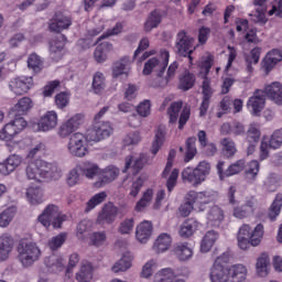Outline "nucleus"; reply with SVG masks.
I'll use <instances>...</instances> for the list:
<instances>
[{
    "label": "nucleus",
    "instance_id": "obj_1",
    "mask_svg": "<svg viewBox=\"0 0 282 282\" xmlns=\"http://www.w3.org/2000/svg\"><path fill=\"white\" fill-rule=\"evenodd\" d=\"M210 163L200 161L195 169L191 166L185 167L182 171V180L185 183L187 182V184H192V186H200V184L206 182V177L210 175Z\"/></svg>",
    "mask_w": 282,
    "mask_h": 282
},
{
    "label": "nucleus",
    "instance_id": "obj_2",
    "mask_svg": "<svg viewBox=\"0 0 282 282\" xmlns=\"http://www.w3.org/2000/svg\"><path fill=\"white\" fill-rule=\"evenodd\" d=\"M174 47L177 56L188 58L189 65H193V54L195 53V50L199 47V44H196L195 42V37L188 35L184 30H181L176 34Z\"/></svg>",
    "mask_w": 282,
    "mask_h": 282
},
{
    "label": "nucleus",
    "instance_id": "obj_3",
    "mask_svg": "<svg viewBox=\"0 0 282 282\" xmlns=\"http://www.w3.org/2000/svg\"><path fill=\"white\" fill-rule=\"evenodd\" d=\"M230 252H224L217 257L209 271L210 282H228L230 281Z\"/></svg>",
    "mask_w": 282,
    "mask_h": 282
},
{
    "label": "nucleus",
    "instance_id": "obj_4",
    "mask_svg": "<svg viewBox=\"0 0 282 282\" xmlns=\"http://www.w3.org/2000/svg\"><path fill=\"white\" fill-rule=\"evenodd\" d=\"M18 259L24 268H28L39 261L41 257V249L36 246L35 242H32L29 239H21L18 243Z\"/></svg>",
    "mask_w": 282,
    "mask_h": 282
},
{
    "label": "nucleus",
    "instance_id": "obj_5",
    "mask_svg": "<svg viewBox=\"0 0 282 282\" xmlns=\"http://www.w3.org/2000/svg\"><path fill=\"white\" fill-rule=\"evenodd\" d=\"M37 221L44 226V228H63V223L67 221V215L61 214V208L55 204L47 205L42 214L37 217Z\"/></svg>",
    "mask_w": 282,
    "mask_h": 282
},
{
    "label": "nucleus",
    "instance_id": "obj_6",
    "mask_svg": "<svg viewBox=\"0 0 282 282\" xmlns=\"http://www.w3.org/2000/svg\"><path fill=\"white\" fill-rule=\"evenodd\" d=\"M87 132L83 134L80 132H75L69 137L67 149L70 155L74 158H85L89 153L87 149Z\"/></svg>",
    "mask_w": 282,
    "mask_h": 282
},
{
    "label": "nucleus",
    "instance_id": "obj_7",
    "mask_svg": "<svg viewBox=\"0 0 282 282\" xmlns=\"http://www.w3.org/2000/svg\"><path fill=\"white\" fill-rule=\"evenodd\" d=\"M113 134V126L109 121H97L93 128L87 130L88 142H100Z\"/></svg>",
    "mask_w": 282,
    "mask_h": 282
},
{
    "label": "nucleus",
    "instance_id": "obj_8",
    "mask_svg": "<svg viewBox=\"0 0 282 282\" xmlns=\"http://www.w3.org/2000/svg\"><path fill=\"white\" fill-rule=\"evenodd\" d=\"M84 121L85 117L83 115H74L58 127L57 135L63 140H65V138H72V135H74V132L80 129V126Z\"/></svg>",
    "mask_w": 282,
    "mask_h": 282
},
{
    "label": "nucleus",
    "instance_id": "obj_9",
    "mask_svg": "<svg viewBox=\"0 0 282 282\" xmlns=\"http://www.w3.org/2000/svg\"><path fill=\"white\" fill-rule=\"evenodd\" d=\"M214 61L213 56L209 55L200 64V75L203 77L202 94L204 100H210V98H213V88L210 87L208 74H210Z\"/></svg>",
    "mask_w": 282,
    "mask_h": 282
},
{
    "label": "nucleus",
    "instance_id": "obj_10",
    "mask_svg": "<svg viewBox=\"0 0 282 282\" xmlns=\"http://www.w3.org/2000/svg\"><path fill=\"white\" fill-rule=\"evenodd\" d=\"M33 87L34 79L28 76L15 77L9 82V89L15 96H23V94H28Z\"/></svg>",
    "mask_w": 282,
    "mask_h": 282
},
{
    "label": "nucleus",
    "instance_id": "obj_11",
    "mask_svg": "<svg viewBox=\"0 0 282 282\" xmlns=\"http://www.w3.org/2000/svg\"><path fill=\"white\" fill-rule=\"evenodd\" d=\"M282 129L275 130L269 141L263 140L260 145V160H268L270 152L268 149H281Z\"/></svg>",
    "mask_w": 282,
    "mask_h": 282
},
{
    "label": "nucleus",
    "instance_id": "obj_12",
    "mask_svg": "<svg viewBox=\"0 0 282 282\" xmlns=\"http://www.w3.org/2000/svg\"><path fill=\"white\" fill-rule=\"evenodd\" d=\"M247 107L252 116H261V111L265 109V91L256 89L253 96L249 98Z\"/></svg>",
    "mask_w": 282,
    "mask_h": 282
},
{
    "label": "nucleus",
    "instance_id": "obj_13",
    "mask_svg": "<svg viewBox=\"0 0 282 282\" xmlns=\"http://www.w3.org/2000/svg\"><path fill=\"white\" fill-rule=\"evenodd\" d=\"M169 58H170L169 52L163 53V62L162 63L156 57L150 58L144 64V67H143L144 76L151 75V72H153V69H155V67H158V69H159L158 77L162 78V76H164V72H166V67L169 65Z\"/></svg>",
    "mask_w": 282,
    "mask_h": 282
},
{
    "label": "nucleus",
    "instance_id": "obj_14",
    "mask_svg": "<svg viewBox=\"0 0 282 282\" xmlns=\"http://www.w3.org/2000/svg\"><path fill=\"white\" fill-rule=\"evenodd\" d=\"M72 28V18L63 14V12H56L48 24V30L61 34L63 30H69Z\"/></svg>",
    "mask_w": 282,
    "mask_h": 282
},
{
    "label": "nucleus",
    "instance_id": "obj_15",
    "mask_svg": "<svg viewBox=\"0 0 282 282\" xmlns=\"http://www.w3.org/2000/svg\"><path fill=\"white\" fill-rule=\"evenodd\" d=\"M65 43H67V36L64 34L57 35L50 41V56L53 61L58 62L61 58H63Z\"/></svg>",
    "mask_w": 282,
    "mask_h": 282
},
{
    "label": "nucleus",
    "instance_id": "obj_16",
    "mask_svg": "<svg viewBox=\"0 0 282 282\" xmlns=\"http://www.w3.org/2000/svg\"><path fill=\"white\" fill-rule=\"evenodd\" d=\"M164 17H166V11L164 10L154 9L151 11L143 25L144 32H152V30L160 28Z\"/></svg>",
    "mask_w": 282,
    "mask_h": 282
},
{
    "label": "nucleus",
    "instance_id": "obj_17",
    "mask_svg": "<svg viewBox=\"0 0 282 282\" xmlns=\"http://www.w3.org/2000/svg\"><path fill=\"white\" fill-rule=\"evenodd\" d=\"M57 124L58 115L56 111L51 110L40 118L37 122V131H52V129H56Z\"/></svg>",
    "mask_w": 282,
    "mask_h": 282
},
{
    "label": "nucleus",
    "instance_id": "obj_18",
    "mask_svg": "<svg viewBox=\"0 0 282 282\" xmlns=\"http://www.w3.org/2000/svg\"><path fill=\"white\" fill-rule=\"evenodd\" d=\"M41 180H61L63 177V170L56 163L44 162L40 171Z\"/></svg>",
    "mask_w": 282,
    "mask_h": 282
},
{
    "label": "nucleus",
    "instance_id": "obj_19",
    "mask_svg": "<svg viewBox=\"0 0 282 282\" xmlns=\"http://www.w3.org/2000/svg\"><path fill=\"white\" fill-rule=\"evenodd\" d=\"M118 217V207L113 203L106 204L99 212L97 223L99 224H113Z\"/></svg>",
    "mask_w": 282,
    "mask_h": 282
},
{
    "label": "nucleus",
    "instance_id": "obj_20",
    "mask_svg": "<svg viewBox=\"0 0 282 282\" xmlns=\"http://www.w3.org/2000/svg\"><path fill=\"white\" fill-rule=\"evenodd\" d=\"M144 164H147V156L144 154H140L139 156H128L126 158V165L123 173H127L129 169L132 171V175H138L142 169H144Z\"/></svg>",
    "mask_w": 282,
    "mask_h": 282
},
{
    "label": "nucleus",
    "instance_id": "obj_21",
    "mask_svg": "<svg viewBox=\"0 0 282 282\" xmlns=\"http://www.w3.org/2000/svg\"><path fill=\"white\" fill-rule=\"evenodd\" d=\"M264 91V98H269L275 105H282V85L279 82L272 83L262 90Z\"/></svg>",
    "mask_w": 282,
    "mask_h": 282
},
{
    "label": "nucleus",
    "instance_id": "obj_22",
    "mask_svg": "<svg viewBox=\"0 0 282 282\" xmlns=\"http://www.w3.org/2000/svg\"><path fill=\"white\" fill-rule=\"evenodd\" d=\"M45 164V161L41 159L30 160L26 169L25 174L29 180H35V182H41V166Z\"/></svg>",
    "mask_w": 282,
    "mask_h": 282
},
{
    "label": "nucleus",
    "instance_id": "obj_23",
    "mask_svg": "<svg viewBox=\"0 0 282 282\" xmlns=\"http://www.w3.org/2000/svg\"><path fill=\"white\" fill-rule=\"evenodd\" d=\"M151 235H153V223L144 220L137 226L135 237L140 243H147Z\"/></svg>",
    "mask_w": 282,
    "mask_h": 282
},
{
    "label": "nucleus",
    "instance_id": "obj_24",
    "mask_svg": "<svg viewBox=\"0 0 282 282\" xmlns=\"http://www.w3.org/2000/svg\"><path fill=\"white\" fill-rule=\"evenodd\" d=\"M164 140H166V126L160 124L155 131L154 140L150 149L152 155H158L164 144Z\"/></svg>",
    "mask_w": 282,
    "mask_h": 282
},
{
    "label": "nucleus",
    "instance_id": "obj_25",
    "mask_svg": "<svg viewBox=\"0 0 282 282\" xmlns=\"http://www.w3.org/2000/svg\"><path fill=\"white\" fill-rule=\"evenodd\" d=\"M14 248V238L7 234L0 236V261H7Z\"/></svg>",
    "mask_w": 282,
    "mask_h": 282
},
{
    "label": "nucleus",
    "instance_id": "obj_26",
    "mask_svg": "<svg viewBox=\"0 0 282 282\" xmlns=\"http://www.w3.org/2000/svg\"><path fill=\"white\" fill-rule=\"evenodd\" d=\"M199 227V221L195 218L186 219L180 227L178 235L182 239H188L195 235V231Z\"/></svg>",
    "mask_w": 282,
    "mask_h": 282
},
{
    "label": "nucleus",
    "instance_id": "obj_27",
    "mask_svg": "<svg viewBox=\"0 0 282 282\" xmlns=\"http://www.w3.org/2000/svg\"><path fill=\"white\" fill-rule=\"evenodd\" d=\"M224 221V210L219 206H213L207 213V224L212 228H219Z\"/></svg>",
    "mask_w": 282,
    "mask_h": 282
},
{
    "label": "nucleus",
    "instance_id": "obj_28",
    "mask_svg": "<svg viewBox=\"0 0 282 282\" xmlns=\"http://www.w3.org/2000/svg\"><path fill=\"white\" fill-rule=\"evenodd\" d=\"M21 164V156L17 154L10 155L6 162L0 163V173L2 175H10Z\"/></svg>",
    "mask_w": 282,
    "mask_h": 282
},
{
    "label": "nucleus",
    "instance_id": "obj_29",
    "mask_svg": "<svg viewBox=\"0 0 282 282\" xmlns=\"http://www.w3.org/2000/svg\"><path fill=\"white\" fill-rule=\"evenodd\" d=\"M197 202V192H189L185 197V203L182 204L178 208L182 217H188L193 212V207Z\"/></svg>",
    "mask_w": 282,
    "mask_h": 282
},
{
    "label": "nucleus",
    "instance_id": "obj_30",
    "mask_svg": "<svg viewBox=\"0 0 282 282\" xmlns=\"http://www.w3.org/2000/svg\"><path fill=\"white\" fill-rule=\"evenodd\" d=\"M34 107L32 99L30 97H22L17 105L13 106L10 113H15L18 116H25L30 109Z\"/></svg>",
    "mask_w": 282,
    "mask_h": 282
},
{
    "label": "nucleus",
    "instance_id": "obj_31",
    "mask_svg": "<svg viewBox=\"0 0 282 282\" xmlns=\"http://www.w3.org/2000/svg\"><path fill=\"white\" fill-rule=\"evenodd\" d=\"M217 239H219V234L217 231L215 230L207 231L200 242V252H210Z\"/></svg>",
    "mask_w": 282,
    "mask_h": 282
},
{
    "label": "nucleus",
    "instance_id": "obj_32",
    "mask_svg": "<svg viewBox=\"0 0 282 282\" xmlns=\"http://www.w3.org/2000/svg\"><path fill=\"white\" fill-rule=\"evenodd\" d=\"M113 50V44L109 42H102L95 48L94 58L97 63H105L107 61V53Z\"/></svg>",
    "mask_w": 282,
    "mask_h": 282
},
{
    "label": "nucleus",
    "instance_id": "obj_33",
    "mask_svg": "<svg viewBox=\"0 0 282 282\" xmlns=\"http://www.w3.org/2000/svg\"><path fill=\"white\" fill-rule=\"evenodd\" d=\"M171 243H173V239L169 234H161L153 245V250L160 254V252H166L171 248Z\"/></svg>",
    "mask_w": 282,
    "mask_h": 282
},
{
    "label": "nucleus",
    "instance_id": "obj_34",
    "mask_svg": "<svg viewBox=\"0 0 282 282\" xmlns=\"http://www.w3.org/2000/svg\"><path fill=\"white\" fill-rule=\"evenodd\" d=\"M261 58V47L257 46L250 51V54H245V62L247 65L248 74H252L254 72L253 65H257Z\"/></svg>",
    "mask_w": 282,
    "mask_h": 282
},
{
    "label": "nucleus",
    "instance_id": "obj_35",
    "mask_svg": "<svg viewBox=\"0 0 282 282\" xmlns=\"http://www.w3.org/2000/svg\"><path fill=\"white\" fill-rule=\"evenodd\" d=\"M230 279L232 282H243L248 276V269L243 264H234L229 267Z\"/></svg>",
    "mask_w": 282,
    "mask_h": 282
},
{
    "label": "nucleus",
    "instance_id": "obj_36",
    "mask_svg": "<svg viewBox=\"0 0 282 282\" xmlns=\"http://www.w3.org/2000/svg\"><path fill=\"white\" fill-rule=\"evenodd\" d=\"M118 175H120V170L113 165L107 166L101 172V181L100 186H105V184H111V182H115V180L118 178Z\"/></svg>",
    "mask_w": 282,
    "mask_h": 282
},
{
    "label": "nucleus",
    "instance_id": "obj_37",
    "mask_svg": "<svg viewBox=\"0 0 282 282\" xmlns=\"http://www.w3.org/2000/svg\"><path fill=\"white\" fill-rule=\"evenodd\" d=\"M220 144L223 147L221 153L224 158L230 160L234 155H237V143H235L232 139L225 138L221 140Z\"/></svg>",
    "mask_w": 282,
    "mask_h": 282
},
{
    "label": "nucleus",
    "instance_id": "obj_38",
    "mask_svg": "<svg viewBox=\"0 0 282 282\" xmlns=\"http://www.w3.org/2000/svg\"><path fill=\"white\" fill-rule=\"evenodd\" d=\"M193 87H195V74L185 70L180 77L178 89H182V91H188V89H193Z\"/></svg>",
    "mask_w": 282,
    "mask_h": 282
},
{
    "label": "nucleus",
    "instance_id": "obj_39",
    "mask_svg": "<svg viewBox=\"0 0 282 282\" xmlns=\"http://www.w3.org/2000/svg\"><path fill=\"white\" fill-rule=\"evenodd\" d=\"M79 171L88 180H94L100 173V167L96 163L85 162L79 166Z\"/></svg>",
    "mask_w": 282,
    "mask_h": 282
},
{
    "label": "nucleus",
    "instance_id": "obj_40",
    "mask_svg": "<svg viewBox=\"0 0 282 282\" xmlns=\"http://www.w3.org/2000/svg\"><path fill=\"white\" fill-rule=\"evenodd\" d=\"M197 142V138L195 137H189L185 141V156H184V162H191L197 155V147L195 143Z\"/></svg>",
    "mask_w": 282,
    "mask_h": 282
},
{
    "label": "nucleus",
    "instance_id": "obj_41",
    "mask_svg": "<svg viewBox=\"0 0 282 282\" xmlns=\"http://www.w3.org/2000/svg\"><path fill=\"white\" fill-rule=\"evenodd\" d=\"M174 253L178 261H188L193 257V250L188 248V243H178L174 247Z\"/></svg>",
    "mask_w": 282,
    "mask_h": 282
},
{
    "label": "nucleus",
    "instance_id": "obj_42",
    "mask_svg": "<svg viewBox=\"0 0 282 282\" xmlns=\"http://www.w3.org/2000/svg\"><path fill=\"white\" fill-rule=\"evenodd\" d=\"M94 279V268L91 264H84L80 270L76 273V281L78 282H90Z\"/></svg>",
    "mask_w": 282,
    "mask_h": 282
},
{
    "label": "nucleus",
    "instance_id": "obj_43",
    "mask_svg": "<svg viewBox=\"0 0 282 282\" xmlns=\"http://www.w3.org/2000/svg\"><path fill=\"white\" fill-rule=\"evenodd\" d=\"M282 208V195H276L275 199L273 200L272 205L269 208L268 217L270 221H276V217L281 215Z\"/></svg>",
    "mask_w": 282,
    "mask_h": 282
},
{
    "label": "nucleus",
    "instance_id": "obj_44",
    "mask_svg": "<svg viewBox=\"0 0 282 282\" xmlns=\"http://www.w3.org/2000/svg\"><path fill=\"white\" fill-rule=\"evenodd\" d=\"M26 197L30 204H42L43 189H41L40 187H29L26 189Z\"/></svg>",
    "mask_w": 282,
    "mask_h": 282
},
{
    "label": "nucleus",
    "instance_id": "obj_45",
    "mask_svg": "<svg viewBox=\"0 0 282 282\" xmlns=\"http://www.w3.org/2000/svg\"><path fill=\"white\" fill-rule=\"evenodd\" d=\"M261 169V165L259 164V161H251L248 164V169L245 171V177L249 182H256L257 175H259V171Z\"/></svg>",
    "mask_w": 282,
    "mask_h": 282
},
{
    "label": "nucleus",
    "instance_id": "obj_46",
    "mask_svg": "<svg viewBox=\"0 0 282 282\" xmlns=\"http://www.w3.org/2000/svg\"><path fill=\"white\" fill-rule=\"evenodd\" d=\"M28 67L39 74L43 70V59L36 53H32L28 58Z\"/></svg>",
    "mask_w": 282,
    "mask_h": 282
},
{
    "label": "nucleus",
    "instance_id": "obj_47",
    "mask_svg": "<svg viewBox=\"0 0 282 282\" xmlns=\"http://www.w3.org/2000/svg\"><path fill=\"white\" fill-rule=\"evenodd\" d=\"M184 104L182 101H174L167 108V113L170 116V124H175L177 122V118H180V111H182V107Z\"/></svg>",
    "mask_w": 282,
    "mask_h": 282
},
{
    "label": "nucleus",
    "instance_id": "obj_48",
    "mask_svg": "<svg viewBox=\"0 0 282 282\" xmlns=\"http://www.w3.org/2000/svg\"><path fill=\"white\" fill-rule=\"evenodd\" d=\"M246 169V160L240 159L236 161L235 163L230 164L228 169L226 170L225 175L227 177H232V175H239L242 171Z\"/></svg>",
    "mask_w": 282,
    "mask_h": 282
},
{
    "label": "nucleus",
    "instance_id": "obj_49",
    "mask_svg": "<svg viewBox=\"0 0 282 282\" xmlns=\"http://www.w3.org/2000/svg\"><path fill=\"white\" fill-rule=\"evenodd\" d=\"M107 199V192H100L98 194H95L87 203H86V213H89L90 210H94L95 207L99 206V204H102Z\"/></svg>",
    "mask_w": 282,
    "mask_h": 282
},
{
    "label": "nucleus",
    "instance_id": "obj_50",
    "mask_svg": "<svg viewBox=\"0 0 282 282\" xmlns=\"http://www.w3.org/2000/svg\"><path fill=\"white\" fill-rule=\"evenodd\" d=\"M14 135H19V132L12 121L7 123L3 129L0 131V140H6L7 142H10Z\"/></svg>",
    "mask_w": 282,
    "mask_h": 282
},
{
    "label": "nucleus",
    "instance_id": "obj_51",
    "mask_svg": "<svg viewBox=\"0 0 282 282\" xmlns=\"http://www.w3.org/2000/svg\"><path fill=\"white\" fill-rule=\"evenodd\" d=\"M93 90L94 94H102L105 91V75L100 72H97L93 77Z\"/></svg>",
    "mask_w": 282,
    "mask_h": 282
},
{
    "label": "nucleus",
    "instance_id": "obj_52",
    "mask_svg": "<svg viewBox=\"0 0 282 282\" xmlns=\"http://www.w3.org/2000/svg\"><path fill=\"white\" fill-rule=\"evenodd\" d=\"M102 30H105V28L102 26H98L96 29H90L87 31V39H80L78 41L79 45H82L85 50L91 47V40L94 39V36H98V34H100L102 32Z\"/></svg>",
    "mask_w": 282,
    "mask_h": 282
},
{
    "label": "nucleus",
    "instance_id": "obj_53",
    "mask_svg": "<svg viewBox=\"0 0 282 282\" xmlns=\"http://www.w3.org/2000/svg\"><path fill=\"white\" fill-rule=\"evenodd\" d=\"M268 265H270V259L268 256L262 254L260 258H258L256 268L259 276H268Z\"/></svg>",
    "mask_w": 282,
    "mask_h": 282
},
{
    "label": "nucleus",
    "instance_id": "obj_54",
    "mask_svg": "<svg viewBox=\"0 0 282 282\" xmlns=\"http://www.w3.org/2000/svg\"><path fill=\"white\" fill-rule=\"evenodd\" d=\"M127 65H129V57H122L120 61L116 62L112 66V77L118 78V76L127 74L124 72V69H127Z\"/></svg>",
    "mask_w": 282,
    "mask_h": 282
},
{
    "label": "nucleus",
    "instance_id": "obj_55",
    "mask_svg": "<svg viewBox=\"0 0 282 282\" xmlns=\"http://www.w3.org/2000/svg\"><path fill=\"white\" fill-rule=\"evenodd\" d=\"M46 268H55L57 272H61L65 265L64 260L58 256H51L44 260Z\"/></svg>",
    "mask_w": 282,
    "mask_h": 282
},
{
    "label": "nucleus",
    "instance_id": "obj_56",
    "mask_svg": "<svg viewBox=\"0 0 282 282\" xmlns=\"http://www.w3.org/2000/svg\"><path fill=\"white\" fill-rule=\"evenodd\" d=\"M259 140H261V130L257 126L250 124L247 130V142L259 144Z\"/></svg>",
    "mask_w": 282,
    "mask_h": 282
},
{
    "label": "nucleus",
    "instance_id": "obj_57",
    "mask_svg": "<svg viewBox=\"0 0 282 282\" xmlns=\"http://www.w3.org/2000/svg\"><path fill=\"white\" fill-rule=\"evenodd\" d=\"M151 199H153V189H148L143 193V196L137 203L135 210H138V213H142V210L149 206Z\"/></svg>",
    "mask_w": 282,
    "mask_h": 282
},
{
    "label": "nucleus",
    "instance_id": "obj_58",
    "mask_svg": "<svg viewBox=\"0 0 282 282\" xmlns=\"http://www.w3.org/2000/svg\"><path fill=\"white\" fill-rule=\"evenodd\" d=\"M261 239H263V226L258 224L250 236L251 246H253V248L260 246Z\"/></svg>",
    "mask_w": 282,
    "mask_h": 282
},
{
    "label": "nucleus",
    "instance_id": "obj_59",
    "mask_svg": "<svg viewBox=\"0 0 282 282\" xmlns=\"http://www.w3.org/2000/svg\"><path fill=\"white\" fill-rule=\"evenodd\" d=\"M129 268H131V260L127 257H122L119 261H117L112 265L111 270H112V272L118 274V272H127V270H129Z\"/></svg>",
    "mask_w": 282,
    "mask_h": 282
},
{
    "label": "nucleus",
    "instance_id": "obj_60",
    "mask_svg": "<svg viewBox=\"0 0 282 282\" xmlns=\"http://www.w3.org/2000/svg\"><path fill=\"white\" fill-rule=\"evenodd\" d=\"M135 226V220L133 218H126L120 223L118 232L120 235H131L133 232V227Z\"/></svg>",
    "mask_w": 282,
    "mask_h": 282
},
{
    "label": "nucleus",
    "instance_id": "obj_61",
    "mask_svg": "<svg viewBox=\"0 0 282 282\" xmlns=\"http://www.w3.org/2000/svg\"><path fill=\"white\" fill-rule=\"evenodd\" d=\"M14 219V208H7L0 214V228H7Z\"/></svg>",
    "mask_w": 282,
    "mask_h": 282
},
{
    "label": "nucleus",
    "instance_id": "obj_62",
    "mask_svg": "<svg viewBox=\"0 0 282 282\" xmlns=\"http://www.w3.org/2000/svg\"><path fill=\"white\" fill-rule=\"evenodd\" d=\"M140 140H142V138L140 137V132H129L122 140L123 147H133L135 144H140Z\"/></svg>",
    "mask_w": 282,
    "mask_h": 282
},
{
    "label": "nucleus",
    "instance_id": "obj_63",
    "mask_svg": "<svg viewBox=\"0 0 282 282\" xmlns=\"http://www.w3.org/2000/svg\"><path fill=\"white\" fill-rule=\"evenodd\" d=\"M66 239H67L66 234H58L57 236L48 240V248L53 251L58 250V248L63 247V243H65Z\"/></svg>",
    "mask_w": 282,
    "mask_h": 282
},
{
    "label": "nucleus",
    "instance_id": "obj_64",
    "mask_svg": "<svg viewBox=\"0 0 282 282\" xmlns=\"http://www.w3.org/2000/svg\"><path fill=\"white\" fill-rule=\"evenodd\" d=\"M137 113L141 116V118H147L151 116V100L145 99L142 102H140L137 108Z\"/></svg>",
    "mask_w": 282,
    "mask_h": 282
}]
</instances>
